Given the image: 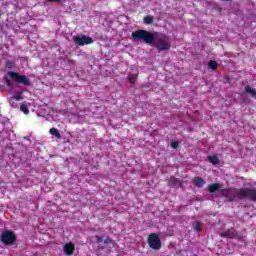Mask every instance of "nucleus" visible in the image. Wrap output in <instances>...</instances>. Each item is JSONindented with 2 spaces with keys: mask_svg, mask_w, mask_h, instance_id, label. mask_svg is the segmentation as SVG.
Segmentation results:
<instances>
[{
  "mask_svg": "<svg viewBox=\"0 0 256 256\" xmlns=\"http://www.w3.org/2000/svg\"><path fill=\"white\" fill-rule=\"evenodd\" d=\"M47 1V3H61V1H63V0H46Z\"/></svg>",
  "mask_w": 256,
  "mask_h": 256,
  "instance_id": "393cba45",
  "label": "nucleus"
},
{
  "mask_svg": "<svg viewBox=\"0 0 256 256\" xmlns=\"http://www.w3.org/2000/svg\"><path fill=\"white\" fill-rule=\"evenodd\" d=\"M63 251L65 255L71 256L75 253V244L73 242H68L64 245Z\"/></svg>",
  "mask_w": 256,
  "mask_h": 256,
  "instance_id": "6e6552de",
  "label": "nucleus"
},
{
  "mask_svg": "<svg viewBox=\"0 0 256 256\" xmlns=\"http://www.w3.org/2000/svg\"><path fill=\"white\" fill-rule=\"evenodd\" d=\"M194 231H197L198 233H201V231H203V224H201L200 221L195 222Z\"/></svg>",
  "mask_w": 256,
  "mask_h": 256,
  "instance_id": "f3484780",
  "label": "nucleus"
},
{
  "mask_svg": "<svg viewBox=\"0 0 256 256\" xmlns=\"http://www.w3.org/2000/svg\"><path fill=\"white\" fill-rule=\"evenodd\" d=\"M95 239H96V243H103V237L99 236V235H96L95 236Z\"/></svg>",
  "mask_w": 256,
  "mask_h": 256,
  "instance_id": "5701e85b",
  "label": "nucleus"
},
{
  "mask_svg": "<svg viewBox=\"0 0 256 256\" xmlns=\"http://www.w3.org/2000/svg\"><path fill=\"white\" fill-rule=\"evenodd\" d=\"M147 242L150 249H153V251H159L162 247L161 238H159V234L157 233L149 234Z\"/></svg>",
  "mask_w": 256,
  "mask_h": 256,
  "instance_id": "20e7f679",
  "label": "nucleus"
},
{
  "mask_svg": "<svg viewBox=\"0 0 256 256\" xmlns=\"http://www.w3.org/2000/svg\"><path fill=\"white\" fill-rule=\"evenodd\" d=\"M218 67H219V63H217V61L210 60L208 62V69H212V71H215V69H217Z\"/></svg>",
  "mask_w": 256,
  "mask_h": 256,
  "instance_id": "ddd939ff",
  "label": "nucleus"
},
{
  "mask_svg": "<svg viewBox=\"0 0 256 256\" xmlns=\"http://www.w3.org/2000/svg\"><path fill=\"white\" fill-rule=\"evenodd\" d=\"M132 39L134 41H144L146 45H153L157 51H169L171 49V42L169 37L165 34H159L158 32H151L147 30H136L132 32Z\"/></svg>",
  "mask_w": 256,
  "mask_h": 256,
  "instance_id": "f257e3e1",
  "label": "nucleus"
},
{
  "mask_svg": "<svg viewBox=\"0 0 256 256\" xmlns=\"http://www.w3.org/2000/svg\"><path fill=\"white\" fill-rule=\"evenodd\" d=\"M177 147H179V142L174 141V142L171 143V148L172 149H177Z\"/></svg>",
  "mask_w": 256,
  "mask_h": 256,
  "instance_id": "b1692460",
  "label": "nucleus"
},
{
  "mask_svg": "<svg viewBox=\"0 0 256 256\" xmlns=\"http://www.w3.org/2000/svg\"><path fill=\"white\" fill-rule=\"evenodd\" d=\"M73 41L79 47H83L85 45H91L94 42L93 38L86 35H82V36L76 35L73 37Z\"/></svg>",
  "mask_w": 256,
  "mask_h": 256,
  "instance_id": "423d86ee",
  "label": "nucleus"
},
{
  "mask_svg": "<svg viewBox=\"0 0 256 256\" xmlns=\"http://www.w3.org/2000/svg\"><path fill=\"white\" fill-rule=\"evenodd\" d=\"M153 21H155V17H153L152 15L144 17L145 25H153Z\"/></svg>",
  "mask_w": 256,
  "mask_h": 256,
  "instance_id": "dca6fc26",
  "label": "nucleus"
},
{
  "mask_svg": "<svg viewBox=\"0 0 256 256\" xmlns=\"http://www.w3.org/2000/svg\"><path fill=\"white\" fill-rule=\"evenodd\" d=\"M220 193L222 197L228 199V201H235V199H248L256 203V188H226L221 189Z\"/></svg>",
  "mask_w": 256,
  "mask_h": 256,
  "instance_id": "f03ea898",
  "label": "nucleus"
},
{
  "mask_svg": "<svg viewBox=\"0 0 256 256\" xmlns=\"http://www.w3.org/2000/svg\"><path fill=\"white\" fill-rule=\"evenodd\" d=\"M194 186L198 189H202V187L205 185V180L201 177H195L193 179Z\"/></svg>",
  "mask_w": 256,
  "mask_h": 256,
  "instance_id": "1a4fd4ad",
  "label": "nucleus"
},
{
  "mask_svg": "<svg viewBox=\"0 0 256 256\" xmlns=\"http://www.w3.org/2000/svg\"><path fill=\"white\" fill-rule=\"evenodd\" d=\"M209 193H216V191H219L221 193V184L219 183H213L208 186Z\"/></svg>",
  "mask_w": 256,
  "mask_h": 256,
  "instance_id": "9d476101",
  "label": "nucleus"
},
{
  "mask_svg": "<svg viewBox=\"0 0 256 256\" xmlns=\"http://www.w3.org/2000/svg\"><path fill=\"white\" fill-rule=\"evenodd\" d=\"M128 81H129V83H131V85H135V83H136V81H137V74H135V75H130V76H128Z\"/></svg>",
  "mask_w": 256,
  "mask_h": 256,
  "instance_id": "6ab92c4d",
  "label": "nucleus"
},
{
  "mask_svg": "<svg viewBox=\"0 0 256 256\" xmlns=\"http://www.w3.org/2000/svg\"><path fill=\"white\" fill-rule=\"evenodd\" d=\"M13 99H15V101H23V94L21 92H18L16 95L13 96Z\"/></svg>",
  "mask_w": 256,
  "mask_h": 256,
  "instance_id": "aec40b11",
  "label": "nucleus"
},
{
  "mask_svg": "<svg viewBox=\"0 0 256 256\" xmlns=\"http://www.w3.org/2000/svg\"><path fill=\"white\" fill-rule=\"evenodd\" d=\"M177 185H179V180H177V178H175V177L169 178V180H168L169 187H176Z\"/></svg>",
  "mask_w": 256,
  "mask_h": 256,
  "instance_id": "4468645a",
  "label": "nucleus"
},
{
  "mask_svg": "<svg viewBox=\"0 0 256 256\" xmlns=\"http://www.w3.org/2000/svg\"><path fill=\"white\" fill-rule=\"evenodd\" d=\"M111 243H113V239H111L110 237H106L104 239V244L105 245H111Z\"/></svg>",
  "mask_w": 256,
  "mask_h": 256,
  "instance_id": "412c9836",
  "label": "nucleus"
},
{
  "mask_svg": "<svg viewBox=\"0 0 256 256\" xmlns=\"http://www.w3.org/2000/svg\"><path fill=\"white\" fill-rule=\"evenodd\" d=\"M207 161L212 165H219V157L217 155L207 156Z\"/></svg>",
  "mask_w": 256,
  "mask_h": 256,
  "instance_id": "f8f14e48",
  "label": "nucleus"
},
{
  "mask_svg": "<svg viewBox=\"0 0 256 256\" xmlns=\"http://www.w3.org/2000/svg\"><path fill=\"white\" fill-rule=\"evenodd\" d=\"M50 135H54V137H57V139H61V133L59 132V129L57 128H51L49 130Z\"/></svg>",
  "mask_w": 256,
  "mask_h": 256,
  "instance_id": "2eb2a0df",
  "label": "nucleus"
},
{
  "mask_svg": "<svg viewBox=\"0 0 256 256\" xmlns=\"http://www.w3.org/2000/svg\"><path fill=\"white\" fill-rule=\"evenodd\" d=\"M0 241L3 243V245H15V241H17V235H15V232L11 230H5L0 235Z\"/></svg>",
  "mask_w": 256,
  "mask_h": 256,
  "instance_id": "7ed1b4c3",
  "label": "nucleus"
},
{
  "mask_svg": "<svg viewBox=\"0 0 256 256\" xmlns=\"http://www.w3.org/2000/svg\"><path fill=\"white\" fill-rule=\"evenodd\" d=\"M5 83H6L7 87H13V82H11V80L9 78H5Z\"/></svg>",
  "mask_w": 256,
  "mask_h": 256,
  "instance_id": "4be33fe9",
  "label": "nucleus"
},
{
  "mask_svg": "<svg viewBox=\"0 0 256 256\" xmlns=\"http://www.w3.org/2000/svg\"><path fill=\"white\" fill-rule=\"evenodd\" d=\"M244 91L248 95H251V97H253V99H256V90H255V88H251V86H245Z\"/></svg>",
  "mask_w": 256,
  "mask_h": 256,
  "instance_id": "9b49d317",
  "label": "nucleus"
},
{
  "mask_svg": "<svg viewBox=\"0 0 256 256\" xmlns=\"http://www.w3.org/2000/svg\"><path fill=\"white\" fill-rule=\"evenodd\" d=\"M20 109L24 115H29V106L27 104H22Z\"/></svg>",
  "mask_w": 256,
  "mask_h": 256,
  "instance_id": "a211bd4d",
  "label": "nucleus"
},
{
  "mask_svg": "<svg viewBox=\"0 0 256 256\" xmlns=\"http://www.w3.org/2000/svg\"><path fill=\"white\" fill-rule=\"evenodd\" d=\"M220 236L224 237L225 239H235V237H237V230H235V228H229L228 230L222 232Z\"/></svg>",
  "mask_w": 256,
  "mask_h": 256,
  "instance_id": "0eeeda50",
  "label": "nucleus"
},
{
  "mask_svg": "<svg viewBox=\"0 0 256 256\" xmlns=\"http://www.w3.org/2000/svg\"><path fill=\"white\" fill-rule=\"evenodd\" d=\"M7 75L16 83H20L21 85H25L26 87H29V85H31V80H29V78H27V76L25 75H20L19 73L13 71H9Z\"/></svg>",
  "mask_w": 256,
  "mask_h": 256,
  "instance_id": "39448f33",
  "label": "nucleus"
}]
</instances>
